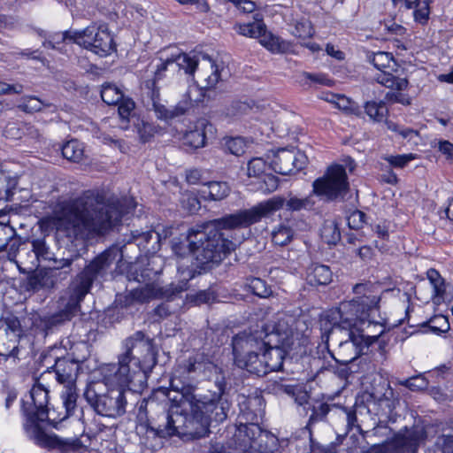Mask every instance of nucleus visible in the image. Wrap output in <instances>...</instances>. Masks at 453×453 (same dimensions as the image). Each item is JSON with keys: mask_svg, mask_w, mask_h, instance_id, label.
I'll return each instance as SVG.
<instances>
[{"mask_svg": "<svg viewBox=\"0 0 453 453\" xmlns=\"http://www.w3.org/2000/svg\"><path fill=\"white\" fill-rule=\"evenodd\" d=\"M202 192L203 195H207L211 200L220 201L228 196L230 188L226 182L211 181L205 185Z\"/></svg>", "mask_w": 453, "mask_h": 453, "instance_id": "34", "label": "nucleus"}, {"mask_svg": "<svg viewBox=\"0 0 453 453\" xmlns=\"http://www.w3.org/2000/svg\"><path fill=\"white\" fill-rule=\"evenodd\" d=\"M250 226L243 210H241L192 227L190 245L195 248L197 264L202 266L219 265L236 247L224 231Z\"/></svg>", "mask_w": 453, "mask_h": 453, "instance_id": "4", "label": "nucleus"}, {"mask_svg": "<svg viewBox=\"0 0 453 453\" xmlns=\"http://www.w3.org/2000/svg\"><path fill=\"white\" fill-rule=\"evenodd\" d=\"M365 113L371 119L376 122H381L388 113V110L384 101L375 102L369 101L365 104Z\"/></svg>", "mask_w": 453, "mask_h": 453, "instance_id": "35", "label": "nucleus"}, {"mask_svg": "<svg viewBox=\"0 0 453 453\" xmlns=\"http://www.w3.org/2000/svg\"><path fill=\"white\" fill-rule=\"evenodd\" d=\"M349 191V183L344 166L334 165L312 183V194L326 202L342 201Z\"/></svg>", "mask_w": 453, "mask_h": 453, "instance_id": "12", "label": "nucleus"}, {"mask_svg": "<svg viewBox=\"0 0 453 453\" xmlns=\"http://www.w3.org/2000/svg\"><path fill=\"white\" fill-rule=\"evenodd\" d=\"M4 135L8 139L18 140L23 136L22 123L11 122L8 123L3 132Z\"/></svg>", "mask_w": 453, "mask_h": 453, "instance_id": "57", "label": "nucleus"}, {"mask_svg": "<svg viewBox=\"0 0 453 453\" xmlns=\"http://www.w3.org/2000/svg\"><path fill=\"white\" fill-rule=\"evenodd\" d=\"M121 250L118 246H111L90 260L71 281L70 293L83 301L89 293L94 283L106 280L111 272L112 265L122 259Z\"/></svg>", "mask_w": 453, "mask_h": 453, "instance_id": "9", "label": "nucleus"}, {"mask_svg": "<svg viewBox=\"0 0 453 453\" xmlns=\"http://www.w3.org/2000/svg\"><path fill=\"white\" fill-rule=\"evenodd\" d=\"M366 215L365 212L356 210L347 218L348 226L351 229H360L365 223Z\"/></svg>", "mask_w": 453, "mask_h": 453, "instance_id": "55", "label": "nucleus"}, {"mask_svg": "<svg viewBox=\"0 0 453 453\" xmlns=\"http://www.w3.org/2000/svg\"><path fill=\"white\" fill-rule=\"evenodd\" d=\"M121 250L118 246H111L90 260L71 281L70 293L83 301L89 293L94 283L106 280L111 272L112 265L122 259Z\"/></svg>", "mask_w": 453, "mask_h": 453, "instance_id": "8", "label": "nucleus"}, {"mask_svg": "<svg viewBox=\"0 0 453 453\" xmlns=\"http://www.w3.org/2000/svg\"><path fill=\"white\" fill-rule=\"evenodd\" d=\"M426 274L434 288V297H442L445 291L444 280L435 269H429Z\"/></svg>", "mask_w": 453, "mask_h": 453, "instance_id": "46", "label": "nucleus"}, {"mask_svg": "<svg viewBox=\"0 0 453 453\" xmlns=\"http://www.w3.org/2000/svg\"><path fill=\"white\" fill-rule=\"evenodd\" d=\"M436 448L441 453H453V434H442L436 439Z\"/></svg>", "mask_w": 453, "mask_h": 453, "instance_id": "58", "label": "nucleus"}, {"mask_svg": "<svg viewBox=\"0 0 453 453\" xmlns=\"http://www.w3.org/2000/svg\"><path fill=\"white\" fill-rule=\"evenodd\" d=\"M16 231L12 227L0 225V252H7V259L17 263L15 260L19 248V242L14 237Z\"/></svg>", "mask_w": 453, "mask_h": 453, "instance_id": "29", "label": "nucleus"}, {"mask_svg": "<svg viewBox=\"0 0 453 453\" xmlns=\"http://www.w3.org/2000/svg\"><path fill=\"white\" fill-rule=\"evenodd\" d=\"M279 180L276 176L272 174H265L264 176L263 183L260 188L267 193H272L278 188Z\"/></svg>", "mask_w": 453, "mask_h": 453, "instance_id": "63", "label": "nucleus"}, {"mask_svg": "<svg viewBox=\"0 0 453 453\" xmlns=\"http://www.w3.org/2000/svg\"><path fill=\"white\" fill-rule=\"evenodd\" d=\"M330 411V406L327 403H319L318 407H313L312 413L309 418L308 426L313 423L323 420Z\"/></svg>", "mask_w": 453, "mask_h": 453, "instance_id": "56", "label": "nucleus"}, {"mask_svg": "<svg viewBox=\"0 0 453 453\" xmlns=\"http://www.w3.org/2000/svg\"><path fill=\"white\" fill-rule=\"evenodd\" d=\"M300 78H301L300 82H302L303 84H306L308 81H311V82L326 85V86L332 85V81L330 79H328L327 76L323 73H311L303 72L300 74Z\"/></svg>", "mask_w": 453, "mask_h": 453, "instance_id": "51", "label": "nucleus"}, {"mask_svg": "<svg viewBox=\"0 0 453 453\" xmlns=\"http://www.w3.org/2000/svg\"><path fill=\"white\" fill-rule=\"evenodd\" d=\"M195 389L191 385L178 388L172 382L168 393L171 407L159 413L155 422H150L149 429L162 438L176 435L193 441L207 437L211 433L210 417L200 407Z\"/></svg>", "mask_w": 453, "mask_h": 453, "instance_id": "3", "label": "nucleus"}, {"mask_svg": "<svg viewBox=\"0 0 453 453\" xmlns=\"http://www.w3.org/2000/svg\"><path fill=\"white\" fill-rule=\"evenodd\" d=\"M249 288L251 292L261 298H267L273 295V289L265 280L260 278L250 280Z\"/></svg>", "mask_w": 453, "mask_h": 453, "instance_id": "44", "label": "nucleus"}, {"mask_svg": "<svg viewBox=\"0 0 453 453\" xmlns=\"http://www.w3.org/2000/svg\"><path fill=\"white\" fill-rule=\"evenodd\" d=\"M169 50L170 48L160 52L161 63L157 66L155 71V81L161 80L163 78L164 72H165L169 66L182 69L185 73L193 75L199 62L196 57L190 53H180L177 50L176 53L169 54Z\"/></svg>", "mask_w": 453, "mask_h": 453, "instance_id": "20", "label": "nucleus"}, {"mask_svg": "<svg viewBox=\"0 0 453 453\" xmlns=\"http://www.w3.org/2000/svg\"><path fill=\"white\" fill-rule=\"evenodd\" d=\"M62 155L65 158L79 162L82 159L84 150L82 144L77 140H71L62 146Z\"/></svg>", "mask_w": 453, "mask_h": 453, "instance_id": "36", "label": "nucleus"}, {"mask_svg": "<svg viewBox=\"0 0 453 453\" xmlns=\"http://www.w3.org/2000/svg\"><path fill=\"white\" fill-rule=\"evenodd\" d=\"M243 405L240 418L244 419L245 423L241 421L234 434L236 448L242 453L244 450L256 449L257 444L264 436L263 431L257 424V417L263 413V399L259 396L248 397Z\"/></svg>", "mask_w": 453, "mask_h": 453, "instance_id": "10", "label": "nucleus"}, {"mask_svg": "<svg viewBox=\"0 0 453 453\" xmlns=\"http://www.w3.org/2000/svg\"><path fill=\"white\" fill-rule=\"evenodd\" d=\"M311 453H336V449L334 444H330L327 446L321 445L319 442H315L313 440H311ZM350 453H365L361 450H358L357 448L352 449Z\"/></svg>", "mask_w": 453, "mask_h": 453, "instance_id": "59", "label": "nucleus"}, {"mask_svg": "<svg viewBox=\"0 0 453 453\" xmlns=\"http://www.w3.org/2000/svg\"><path fill=\"white\" fill-rule=\"evenodd\" d=\"M153 296L154 292L149 287L135 288L127 294L126 304L130 305L133 303H143L151 299Z\"/></svg>", "mask_w": 453, "mask_h": 453, "instance_id": "43", "label": "nucleus"}, {"mask_svg": "<svg viewBox=\"0 0 453 453\" xmlns=\"http://www.w3.org/2000/svg\"><path fill=\"white\" fill-rule=\"evenodd\" d=\"M266 167V162L262 157H254L248 163V175L249 177H261Z\"/></svg>", "mask_w": 453, "mask_h": 453, "instance_id": "49", "label": "nucleus"}, {"mask_svg": "<svg viewBox=\"0 0 453 453\" xmlns=\"http://www.w3.org/2000/svg\"><path fill=\"white\" fill-rule=\"evenodd\" d=\"M135 205L132 197H107L103 192L87 190L63 209L56 221L57 232L71 242L104 235Z\"/></svg>", "mask_w": 453, "mask_h": 453, "instance_id": "2", "label": "nucleus"}, {"mask_svg": "<svg viewBox=\"0 0 453 453\" xmlns=\"http://www.w3.org/2000/svg\"><path fill=\"white\" fill-rule=\"evenodd\" d=\"M24 91V86L19 83L8 84L4 81H0V95H12L21 94Z\"/></svg>", "mask_w": 453, "mask_h": 453, "instance_id": "64", "label": "nucleus"}, {"mask_svg": "<svg viewBox=\"0 0 453 453\" xmlns=\"http://www.w3.org/2000/svg\"><path fill=\"white\" fill-rule=\"evenodd\" d=\"M401 385L412 391L422 390L427 388L428 381L422 375L414 376L400 382Z\"/></svg>", "mask_w": 453, "mask_h": 453, "instance_id": "53", "label": "nucleus"}, {"mask_svg": "<svg viewBox=\"0 0 453 453\" xmlns=\"http://www.w3.org/2000/svg\"><path fill=\"white\" fill-rule=\"evenodd\" d=\"M265 28V25L261 20H256L251 23L240 25L238 27V33L252 38H260Z\"/></svg>", "mask_w": 453, "mask_h": 453, "instance_id": "41", "label": "nucleus"}, {"mask_svg": "<svg viewBox=\"0 0 453 453\" xmlns=\"http://www.w3.org/2000/svg\"><path fill=\"white\" fill-rule=\"evenodd\" d=\"M211 365L209 358L203 354H196V356L189 357L186 366L188 372H202L207 368V365Z\"/></svg>", "mask_w": 453, "mask_h": 453, "instance_id": "45", "label": "nucleus"}, {"mask_svg": "<svg viewBox=\"0 0 453 453\" xmlns=\"http://www.w3.org/2000/svg\"><path fill=\"white\" fill-rule=\"evenodd\" d=\"M192 55V53H190ZM199 60L198 65L196 68L198 69L197 82L200 88H196L198 92L191 94V99L193 100V106L195 104H198L203 101L204 94L203 91L213 88L219 81L220 73L218 65L215 62L207 55H196L193 53ZM192 88L191 89H194Z\"/></svg>", "mask_w": 453, "mask_h": 453, "instance_id": "17", "label": "nucleus"}, {"mask_svg": "<svg viewBox=\"0 0 453 453\" xmlns=\"http://www.w3.org/2000/svg\"><path fill=\"white\" fill-rule=\"evenodd\" d=\"M332 276L329 266L313 264L307 270L306 280L311 286H325L332 281Z\"/></svg>", "mask_w": 453, "mask_h": 453, "instance_id": "30", "label": "nucleus"}, {"mask_svg": "<svg viewBox=\"0 0 453 453\" xmlns=\"http://www.w3.org/2000/svg\"><path fill=\"white\" fill-rule=\"evenodd\" d=\"M260 351H257L249 356H244L243 358L238 359L234 365L242 370H246L250 373L264 376L266 375V368H265L264 358H259Z\"/></svg>", "mask_w": 453, "mask_h": 453, "instance_id": "31", "label": "nucleus"}, {"mask_svg": "<svg viewBox=\"0 0 453 453\" xmlns=\"http://www.w3.org/2000/svg\"><path fill=\"white\" fill-rule=\"evenodd\" d=\"M429 327L433 332L441 334L449 329V324L445 316H435L429 321Z\"/></svg>", "mask_w": 453, "mask_h": 453, "instance_id": "54", "label": "nucleus"}, {"mask_svg": "<svg viewBox=\"0 0 453 453\" xmlns=\"http://www.w3.org/2000/svg\"><path fill=\"white\" fill-rule=\"evenodd\" d=\"M245 142L241 137L229 138L225 142V148L231 154L241 156L245 151Z\"/></svg>", "mask_w": 453, "mask_h": 453, "instance_id": "52", "label": "nucleus"}, {"mask_svg": "<svg viewBox=\"0 0 453 453\" xmlns=\"http://www.w3.org/2000/svg\"><path fill=\"white\" fill-rule=\"evenodd\" d=\"M62 41L75 42L102 57L110 54L115 48L113 37L106 25L93 24L81 31H65Z\"/></svg>", "mask_w": 453, "mask_h": 453, "instance_id": "11", "label": "nucleus"}, {"mask_svg": "<svg viewBox=\"0 0 453 453\" xmlns=\"http://www.w3.org/2000/svg\"><path fill=\"white\" fill-rule=\"evenodd\" d=\"M194 92H198V89H188L183 95L182 99L174 107L168 109L164 104H160L158 89L153 88L151 91V101L157 119L168 121L186 114L193 107L191 94Z\"/></svg>", "mask_w": 453, "mask_h": 453, "instance_id": "24", "label": "nucleus"}, {"mask_svg": "<svg viewBox=\"0 0 453 453\" xmlns=\"http://www.w3.org/2000/svg\"><path fill=\"white\" fill-rule=\"evenodd\" d=\"M81 361L69 354L65 357H57L54 365L50 367L55 372L57 380L65 385L76 384V378L80 370ZM51 373L50 368L45 374Z\"/></svg>", "mask_w": 453, "mask_h": 453, "instance_id": "25", "label": "nucleus"}, {"mask_svg": "<svg viewBox=\"0 0 453 453\" xmlns=\"http://www.w3.org/2000/svg\"><path fill=\"white\" fill-rule=\"evenodd\" d=\"M260 43L273 53H280L286 50L285 42L272 34H266V30L259 38Z\"/></svg>", "mask_w": 453, "mask_h": 453, "instance_id": "40", "label": "nucleus"}, {"mask_svg": "<svg viewBox=\"0 0 453 453\" xmlns=\"http://www.w3.org/2000/svg\"><path fill=\"white\" fill-rule=\"evenodd\" d=\"M307 162V157L301 151L282 148L277 150L271 161L272 169L281 175H288L302 170Z\"/></svg>", "mask_w": 453, "mask_h": 453, "instance_id": "21", "label": "nucleus"}, {"mask_svg": "<svg viewBox=\"0 0 453 453\" xmlns=\"http://www.w3.org/2000/svg\"><path fill=\"white\" fill-rule=\"evenodd\" d=\"M314 203L311 196L304 198H298L296 196L285 198L278 196L259 203L250 209H245L243 211L250 225H253L280 209L285 208L289 211H299L301 210L311 209Z\"/></svg>", "mask_w": 453, "mask_h": 453, "instance_id": "13", "label": "nucleus"}, {"mask_svg": "<svg viewBox=\"0 0 453 453\" xmlns=\"http://www.w3.org/2000/svg\"><path fill=\"white\" fill-rule=\"evenodd\" d=\"M61 396L66 415L69 416L76 408V402L78 398L76 384L65 385Z\"/></svg>", "mask_w": 453, "mask_h": 453, "instance_id": "39", "label": "nucleus"}, {"mask_svg": "<svg viewBox=\"0 0 453 453\" xmlns=\"http://www.w3.org/2000/svg\"><path fill=\"white\" fill-rule=\"evenodd\" d=\"M426 438V426L418 422L401 429L388 442V449L390 453H416Z\"/></svg>", "mask_w": 453, "mask_h": 453, "instance_id": "15", "label": "nucleus"}, {"mask_svg": "<svg viewBox=\"0 0 453 453\" xmlns=\"http://www.w3.org/2000/svg\"><path fill=\"white\" fill-rule=\"evenodd\" d=\"M396 91H389L385 96V100L390 103H399L403 105L411 104L410 98L401 93L402 90L395 88Z\"/></svg>", "mask_w": 453, "mask_h": 453, "instance_id": "61", "label": "nucleus"}, {"mask_svg": "<svg viewBox=\"0 0 453 453\" xmlns=\"http://www.w3.org/2000/svg\"><path fill=\"white\" fill-rule=\"evenodd\" d=\"M78 258V256L71 257L69 258H62L60 260H56L55 264L56 265L52 268H49L50 270H56L57 271V277L60 274V270H65L64 273L66 276L71 272V265H73V261Z\"/></svg>", "mask_w": 453, "mask_h": 453, "instance_id": "60", "label": "nucleus"}, {"mask_svg": "<svg viewBox=\"0 0 453 453\" xmlns=\"http://www.w3.org/2000/svg\"><path fill=\"white\" fill-rule=\"evenodd\" d=\"M216 298L214 292L206 289V290H201L195 294L191 300L194 301L196 304H202V303H209L212 301H214Z\"/></svg>", "mask_w": 453, "mask_h": 453, "instance_id": "62", "label": "nucleus"}, {"mask_svg": "<svg viewBox=\"0 0 453 453\" xmlns=\"http://www.w3.org/2000/svg\"><path fill=\"white\" fill-rule=\"evenodd\" d=\"M22 334L23 329L19 319L16 316L9 314L0 319V344L9 352V357H18L19 347L17 343Z\"/></svg>", "mask_w": 453, "mask_h": 453, "instance_id": "22", "label": "nucleus"}, {"mask_svg": "<svg viewBox=\"0 0 453 453\" xmlns=\"http://www.w3.org/2000/svg\"><path fill=\"white\" fill-rule=\"evenodd\" d=\"M101 97L106 104L117 105L125 96L116 85L107 83L102 86Z\"/></svg>", "mask_w": 453, "mask_h": 453, "instance_id": "37", "label": "nucleus"}, {"mask_svg": "<svg viewBox=\"0 0 453 453\" xmlns=\"http://www.w3.org/2000/svg\"><path fill=\"white\" fill-rule=\"evenodd\" d=\"M134 242L136 245L145 253H154L159 249L160 234L156 231L150 230L131 232V239L128 242Z\"/></svg>", "mask_w": 453, "mask_h": 453, "instance_id": "28", "label": "nucleus"}, {"mask_svg": "<svg viewBox=\"0 0 453 453\" xmlns=\"http://www.w3.org/2000/svg\"><path fill=\"white\" fill-rule=\"evenodd\" d=\"M48 389L41 383L35 384L27 399L22 400V412L26 418L24 429L27 437L40 447L62 448L65 442L57 435L45 433L40 425L48 418Z\"/></svg>", "mask_w": 453, "mask_h": 453, "instance_id": "6", "label": "nucleus"}, {"mask_svg": "<svg viewBox=\"0 0 453 453\" xmlns=\"http://www.w3.org/2000/svg\"><path fill=\"white\" fill-rule=\"evenodd\" d=\"M118 112L122 121H128L133 116L135 107L134 102L128 97H124L118 104Z\"/></svg>", "mask_w": 453, "mask_h": 453, "instance_id": "48", "label": "nucleus"}, {"mask_svg": "<svg viewBox=\"0 0 453 453\" xmlns=\"http://www.w3.org/2000/svg\"><path fill=\"white\" fill-rule=\"evenodd\" d=\"M294 35L302 38L307 39L311 38L314 34L313 27L308 19H301L296 22L295 25L294 31L292 32Z\"/></svg>", "mask_w": 453, "mask_h": 453, "instance_id": "47", "label": "nucleus"}, {"mask_svg": "<svg viewBox=\"0 0 453 453\" xmlns=\"http://www.w3.org/2000/svg\"><path fill=\"white\" fill-rule=\"evenodd\" d=\"M383 332V326L380 325V332L377 335H365L360 333L345 331L337 334L336 338L330 337L338 345V355L342 357L338 359L334 357V358L342 365L351 363L363 353L364 348H368L369 344L376 341Z\"/></svg>", "mask_w": 453, "mask_h": 453, "instance_id": "14", "label": "nucleus"}, {"mask_svg": "<svg viewBox=\"0 0 453 453\" xmlns=\"http://www.w3.org/2000/svg\"><path fill=\"white\" fill-rule=\"evenodd\" d=\"M215 127L206 119H200L196 122L194 129H191L183 136V144L193 150L203 148L206 142L215 136Z\"/></svg>", "mask_w": 453, "mask_h": 453, "instance_id": "26", "label": "nucleus"}, {"mask_svg": "<svg viewBox=\"0 0 453 453\" xmlns=\"http://www.w3.org/2000/svg\"><path fill=\"white\" fill-rule=\"evenodd\" d=\"M388 164L390 167L395 168H403L407 165L409 162L415 158V156L411 153L403 154V155H396V156H386L383 157Z\"/></svg>", "mask_w": 453, "mask_h": 453, "instance_id": "50", "label": "nucleus"}, {"mask_svg": "<svg viewBox=\"0 0 453 453\" xmlns=\"http://www.w3.org/2000/svg\"><path fill=\"white\" fill-rule=\"evenodd\" d=\"M191 228L188 230L184 241L173 240L172 242V250L173 253L180 257L187 255H192L195 257V248L190 245Z\"/></svg>", "mask_w": 453, "mask_h": 453, "instance_id": "42", "label": "nucleus"}, {"mask_svg": "<svg viewBox=\"0 0 453 453\" xmlns=\"http://www.w3.org/2000/svg\"><path fill=\"white\" fill-rule=\"evenodd\" d=\"M121 349L118 364L102 367L104 381L111 388L98 394L94 386L88 385L83 393L85 400L97 414L109 418H118L126 413V388L134 380L141 382L145 380L147 372H151L157 364L153 341L142 331L126 338Z\"/></svg>", "mask_w": 453, "mask_h": 453, "instance_id": "1", "label": "nucleus"}, {"mask_svg": "<svg viewBox=\"0 0 453 453\" xmlns=\"http://www.w3.org/2000/svg\"><path fill=\"white\" fill-rule=\"evenodd\" d=\"M55 107L52 104L41 100L40 98L33 96H27L22 98V103L19 105V108L28 113L37 112L42 110V108Z\"/></svg>", "mask_w": 453, "mask_h": 453, "instance_id": "38", "label": "nucleus"}, {"mask_svg": "<svg viewBox=\"0 0 453 453\" xmlns=\"http://www.w3.org/2000/svg\"><path fill=\"white\" fill-rule=\"evenodd\" d=\"M379 296H357L350 301L342 302L338 307L329 310L319 319L322 337L336 338L345 331H359L360 326L368 322L367 327L379 326L370 320L371 313L378 308Z\"/></svg>", "mask_w": 453, "mask_h": 453, "instance_id": "5", "label": "nucleus"}, {"mask_svg": "<svg viewBox=\"0 0 453 453\" xmlns=\"http://www.w3.org/2000/svg\"><path fill=\"white\" fill-rule=\"evenodd\" d=\"M272 242L278 246L288 245L293 239L294 230L288 222H283L275 226L272 231Z\"/></svg>", "mask_w": 453, "mask_h": 453, "instance_id": "33", "label": "nucleus"}, {"mask_svg": "<svg viewBox=\"0 0 453 453\" xmlns=\"http://www.w3.org/2000/svg\"><path fill=\"white\" fill-rule=\"evenodd\" d=\"M57 282V271L40 269L35 272L27 279V290L34 292L43 288H51Z\"/></svg>", "mask_w": 453, "mask_h": 453, "instance_id": "27", "label": "nucleus"}, {"mask_svg": "<svg viewBox=\"0 0 453 453\" xmlns=\"http://www.w3.org/2000/svg\"><path fill=\"white\" fill-rule=\"evenodd\" d=\"M392 59L389 53L383 51L373 53L369 57V62L380 71L374 79L378 83L386 88L404 90L408 87V81L404 78L395 77L385 70L389 67Z\"/></svg>", "mask_w": 453, "mask_h": 453, "instance_id": "23", "label": "nucleus"}, {"mask_svg": "<svg viewBox=\"0 0 453 453\" xmlns=\"http://www.w3.org/2000/svg\"><path fill=\"white\" fill-rule=\"evenodd\" d=\"M81 302L80 298L66 289L58 301V311L43 319L45 329L50 331L71 320L80 311Z\"/></svg>", "mask_w": 453, "mask_h": 453, "instance_id": "19", "label": "nucleus"}, {"mask_svg": "<svg viewBox=\"0 0 453 453\" xmlns=\"http://www.w3.org/2000/svg\"><path fill=\"white\" fill-rule=\"evenodd\" d=\"M288 320L286 316H278L266 323V349L262 355L266 374L281 370L286 356L300 346L297 334L294 333Z\"/></svg>", "mask_w": 453, "mask_h": 453, "instance_id": "7", "label": "nucleus"}, {"mask_svg": "<svg viewBox=\"0 0 453 453\" xmlns=\"http://www.w3.org/2000/svg\"><path fill=\"white\" fill-rule=\"evenodd\" d=\"M320 236L328 245H336L341 240L339 224L334 219H326L320 229Z\"/></svg>", "mask_w": 453, "mask_h": 453, "instance_id": "32", "label": "nucleus"}, {"mask_svg": "<svg viewBox=\"0 0 453 453\" xmlns=\"http://www.w3.org/2000/svg\"><path fill=\"white\" fill-rule=\"evenodd\" d=\"M218 391L213 392L210 397L203 396L198 398L200 407L204 411L205 415L210 417V423L213 420L217 423L223 422L230 409V403L226 397L225 394V382L217 381Z\"/></svg>", "mask_w": 453, "mask_h": 453, "instance_id": "18", "label": "nucleus"}, {"mask_svg": "<svg viewBox=\"0 0 453 453\" xmlns=\"http://www.w3.org/2000/svg\"><path fill=\"white\" fill-rule=\"evenodd\" d=\"M266 323L262 325L260 329L244 331L232 339V353L234 357V364L238 359H242L244 356H249L257 351H262L265 348V341L266 339L267 330H265Z\"/></svg>", "mask_w": 453, "mask_h": 453, "instance_id": "16", "label": "nucleus"}]
</instances>
